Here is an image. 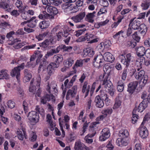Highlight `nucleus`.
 I'll return each instance as SVG.
<instances>
[{
  "instance_id": "nucleus-1",
  "label": "nucleus",
  "mask_w": 150,
  "mask_h": 150,
  "mask_svg": "<svg viewBox=\"0 0 150 150\" xmlns=\"http://www.w3.org/2000/svg\"><path fill=\"white\" fill-rule=\"evenodd\" d=\"M129 26L134 30H138L143 35L146 34L147 30V26L144 24H141L140 22L136 18L130 20Z\"/></svg>"
},
{
  "instance_id": "nucleus-2",
  "label": "nucleus",
  "mask_w": 150,
  "mask_h": 150,
  "mask_svg": "<svg viewBox=\"0 0 150 150\" xmlns=\"http://www.w3.org/2000/svg\"><path fill=\"white\" fill-rule=\"evenodd\" d=\"M41 82V77L39 75L38 76L36 81L32 79L30 83L29 91L35 93L36 91L35 96L40 97L41 93V89L40 88Z\"/></svg>"
},
{
  "instance_id": "nucleus-3",
  "label": "nucleus",
  "mask_w": 150,
  "mask_h": 150,
  "mask_svg": "<svg viewBox=\"0 0 150 150\" xmlns=\"http://www.w3.org/2000/svg\"><path fill=\"white\" fill-rule=\"evenodd\" d=\"M103 77V79L102 85L104 86L105 88L108 91L110 95L113 96L115 90L113 88L111 82L108 80V75L106 74H104Z\"/></svg>"
},
{
  "instance_id": "nucleus-4",
  "label": "nucleus",
  "mask_w": 150,
  "mask_h": 150,
  "mask_svg": "<svg viewBox=\"0 0 150 150\" xmlns=\"http://www.w3.org/2000/svg\"><path fill=\"white\" fill-rule=\"evenodd\" d=\"M119 58L122 63L127 67L129 66L130 63L134 60V57L130 53L127 54L126 57L125 54H121L119 56Z\"/></svg>"
},
{
  "instance_id": "nucleus-5",
  "label": "nucleus",
  "mask_w": 150,
  "mask_h": 150,
  "mask_svg": "<svg viewBox=\"0 0 150 150\" xmlns=\"http://www.w3.org/2000/svg\"><path fill=\"white\" fill-rule=\"evenodd\" d=\"M25 65V64L23 63L19 66L15 67L11 72V76L12 77L16 76L18 82L20 79V71L24 69Z\"/></svg>"
},
{
  "instance_id": "nucleus-6",
  "label": "nucleus",
  "mask_w": 150,
  "mask_h": 150,
  "mask_svg": "<svg viewBox=\"0 0 150 150\" xmlns=\"http://www.w3.org/2000/svg\"><path fill=\"white\" fill-rule=\"evenodd\" d=\"M28 117L31 124L34 125L38 122L39 116L38 113L35 111H32L29 113Z\"/></svg>"
},
{
  "instance_id": "nucleus-7",
  "label": "nucleus",
  "mask_w": 150,
  "mask_h": 150,
  "mask_svg": "<svg viewBox=\"0 0 150 150\" xmlns=\"http://www.w3.org/2000/svg\"><path fill=\"white\" fill-rule=\"evenodd\" d=\"M103 57L101 54L95 56L94 59L93 65L97 68H99L103 66L104 64Z\"/></svg>"
},
{
  "instance_id": "nucleus-8",
  "label": "nucleus",
  "mask_w": 150,
  "mask_h": 150,
  "mask_svg": "<svg viewBox=\"0 0 150 150\" xmlns=\"http://www.w3.org/2000/svg\"><path fill=\"white\" fill-rule=\"evenodd\" d=\"M110 136V133L109 129L108 128H105L103 129L99 137V140L104 141L108 139Z\"/></svg>"
},
{
  "instance_id": "nucleus-9",
  "label": "nucleus",
  "mask_w": 150,
  "mask_h": 150,
  "mask_svg": "<svg viewBox=\"0 0 150 150\" xmlns=\"http://www.w3.org/2000/svg\"><path fill=\"white\" fill-rule=\"evenodd\" d=\"M140 137L143 139L146 138L148 135L149 133L147 128L144 125H141L139 128Z\"/></svg>"
},
{
  "instance_id": "nucleus-10",
  "label": "nucleus",
  "mask_w": 150,
  "mask_h": 150,
  "mask_svg": "<svg viewBox=\"0 0 150 150\" xmlns=\"http://www.w3.org/2000/svg\"><path fill=\"white\" fill-rule=\"evenodd\" d=\"M85 59H78L76 61L75 64L73 65L72 68L73 70L70 72V75L75 74L76 71V69L78 67H81L83 65V61Z\"/></svg>"
},
{
  "instance_id": "nucleus-11",
  "label": "nucleus",
  "mask_w": 150,
  "mask_h": 150,
  "mask_svg": "<svg viewBox=\"0 0 150 150\" xmlns=\"http://www.w3.org/2000/svg\"><path fill=\"white\" fill-rule=\"evenodd\" d=\"M77 86H75L68 91L66 96L67 100H69L70 97L73 98L75 96L77 92Z\"/></svg>"
},
{
  "instance_id": "nucleus-12",
  "label": "nucleus",
  "mask_w": 150,
  "mask_h": 150,
  "mask_svg": "<svg viewBox=\"0 0 150 150\" xmlns=\"http://www.w3.org/2000/svg\"><path fill=\"white\" fill-rule=\"evenodd\" d=\"M19 41H20L18 39H15L12 41L11 43H8V44L11 45H14L13 47L16 49L20 48L26 44V42H23L19 43H17Z\"/></svg>"
},
{
  "instance_id": "nucleus-13",
  "label": "nucleus",
  "mask_w": 150,
  "mask_h": 150,
  "mask_svg": "<svg viewBox=\"0 0 150 150\" xmlns=\"http://www.w3.org/2000/svg\"><path fill=\"white\" fill-rule=\"evenodd\" d=\"M51 100L52 102H54L55 100V97L52 94H47L41 98V102L43 104H45L47 101H49Z\"/></svg>"
},
{
  "instance_id": "nucleus-14",
  "label": "nucleus",
  "mask_w": 150,
  "mask_h": 150,
  "mask_svg": "<svg viewBox=\"0 0 150 150\" xmlns=\"http://www.w3.org/2000/svg\"><path fill=\"white\" fill-rule=\"evenodd\" d=\"M95 51L93 48L91 47H88L83 50V56L85 57L88 55L91 57H93Z\"/></svg>"
},
{
  "instance_id": "nucleus-15",
  "label": "nucleus",
  "mask_w": 150,
  "mask_h": 150,
  "mask_svg": "<svg viewBox=\"0 0 150 150\" xmlns=\"http://www.w3.org/2000/svg\"><path fill=\"white\" fill-rule=\"evenodd\" d=\"M138 83V81H134L130 82L128 85L127 91L132 93L136 88Z\"/></svg>"
},
{
  "instance_id": "nucleus-16",
  "label": "nucleus",
  "mask_w": 150,
  "mask_h": 150,
  "mask_svg": "<svg viewBox=\"0 0 150 150\" xmlns=\"http://www.w3.org/2000/svg\"><path fill=\"white\" fill-rule=\"evenodd\" d=\"M116 143L117 145L119 146H126L128 143V139H126L125 138H118L116 140Z\"/></svg>"
},
{
  "instance_id": "nucleus-17",
  "label": "nucleus",
  "mask_w": 150,
  "mask_h": 150,
  "mask_svg": "<svg viewBox=\"0 0 150 150\" xmlns=\"http://www.w3.org/2000/svg\"><path fill=\"white\" fill-rule=\"evenodd\" d=\"M85 16L84 12L79 13L76 16H74L72 18V20L75 23H77L80 22Z\"/></svg>"
},
{
  "instance_id": "nucleus-18",
  "label": "nucleus",
  "mask_w": 150,
  "mask_h": 150,
  "mask_svg": "<svg viewBox=\"0 0 150 150\" xmlns=\"http://www.w3.org/2000/svg\"><path fill=\"white\" fill-rule=\"evenodd\" d=\"M85 37L86 40L89 41L88 42V43L91 44L93 43H96L98 42L99 39L98 38H96L91 40H90L91 39H92L94 38V35L93 34H89L86 33L85 35Z\"/></svg>"
},
{
  "instance_id": "nucleus-19",
  "label": "nucleus",
  "mask_w": 150,
  "mask_h": 150,
  "mask_svg": "<svg viewBox=\"0 0 150 150\" xmlns=\"http://www.w3.org/2000/svg\"><path fill=\"white\" fill-rule=\"evenodd\" d=\"M24 77L23 81L24 83H26L29 81L32 78V74L27 69H25L24 71Z\"/></svg>"
},
{
  "instance_id": "nucleus-20",
  "label": "nucleus",
  "mask_w": 150,
  "mask_h": 150,
  "mask_svg": "<svg viewBox=\"0 0 150 150\" xmlns=\"http://www.w3.org/2000/svg\"><path fill=\"white\" fill-rule=\"evenodd\" d=\"M103 56L104 60L106 61L112 62L115 59V58L113 55L108 52H105Z\"/></svg>"
},
{
  "instance_id": "nucleus-21",
  "label": "nucleus",
  "mask_w": 150,
  "mask_h": 150,
  "mask_svg": "<svg viewBox=\"0 0 150 150\" xmlns=\"http://www.w3.org/2000/svg\"><path fill=\"white\" fill-rule=\"evenodd\" d=\"M35 55H32L30 59V61L27 62L26 67L34 68L37 64V62L35 61Z\"/></svg>"
},
{
  "instance_id": "nucleus-22",
  "label": "nucleus",
  "mask_w": 150,
  "mask_h": 150,
  "mask_svg": "<svg viewBox=\"0 0 150 150\" xmlns=\"http://www.w3.org/2000/svg\"><path fill=\"white\" fill-rule=\"evenodd\" d=\"M58 65H57L54 63H50L48 66L47 68V72L48 74L51 75L54 71V68L58 67Z\"/></svg>"
},
{
  "instance_id": "nucleus-23",
  "label": "nucleus",
  "mask_w": 150,
  "mask_h": 150,
  "mask_svg": "<svg viewBox=\"0 0 150 150\" xmlns=\"http://www.w3.org/2000/svg\"><path fill=\"white\" fill-rule=\"evenodd\" d=\"M100 98L99 95H98L95 98V102L96 106L98 108H102L104 105L103 100Z\"/></svg>"
},
{
  "instance_id": "nucleus-24",
  "label": "nucleus",
  "mask_w": 150,
  "mask_h": 150,
  "mask_svg": "<svg viewBox=\"0 0 150 150\" xmlns=\"http://www.w3.org/2000/svg\"><path fill=\"white\" fill-rule=\"evenodd\" d=\"M148 104V103L146 100V101L143 100L139 105L137 110L139 112H142L147 107Z\"/></svg>"
},
{
  "instance_id": "nucleus-25",
  "label": "nucleus",
  "mask_w": 150,
  "mask_h": 150,
  "mask_svg": "<svg viewBox=\"0 0 150 150\" xmlns=\"http://www.w3.org/2000/svg\"><path fill=\"white\" fill-rule=\"evenodd\" d=\"M140 68H138L137 69V71H136L135 70H133V71L134 72L136 71V73L134 74V76L135 78L137 80L141 79L144 76L145 72L143 70H141L140 71Z\"/></svg>"
},
{
  "instance_id": "nucleus-26",
  "label": "nucleus",
  "mask_w": 150,
  "mask_h": 150,
  "mask_svg": "<svg viewBox=\"0 0 150 150\" xmlns=\"http://www.w3.org/2000/svg\"><path fill=\"white\" fill-rule=\"evenodd\" d=\"M136 51L137 55L138 57L143 56L145 53V48L142 46L137 47Z\"/></svg>"
},
{
  "instance_id": "nucleus-27",
  "label": "nucleus",
  "mask_w": 150,
  "mask_h": 150,
  "mask_svg": "<svg viewBox=\"0 0 150 150\" xmlns=\"http://www.w3.org/2000/svg\"><path fill=\"white\" fill-rule=\"evenodd\" d=\"M87 82L85 81L84 82L82 86V91L83 93H85V98H86L88 96L90 88V86L88 85L87 86Z\"/></svg>"
},
{
  "instance_id": "nucleus-28",
  "label": "nucleus",
  "mask_w": 150,
  "mask_h": 150,
  "mask_svg": "<svg viewBox=\"0 0 150 150\" xmlns=\"http://www.w3.org/2000/svg\"><path fill=\"white\" fill-rule=\"evenodd\" d=\"M22 131L20 130V129H18L17 130L16 132L18 138L21 140H23L24 137L25 139L27 138L25 129L23 128L22 129Z\"/></svg>"
},
{
  "instance_id": "nucleus-29",
  "label": "nucleus",
  "mask_w": 150,
  "mask_h": 150,
  "mask_svg": "<svg viewBox=\"0 0 150 150\" xmlns=\"http://www.w3.org/2000/svg\"><path fill=\"white\" fill-rule=\"evenodd\" d=\"M10 76L8 74V71L5 69L2 70L0 71V79L6 80L9 79Z\"/></svg>"
},
{
  "instance_id": "nucleus-30",
  "label": "nucleus",
  "mask_w": 150,
  "mask_h": 150,
  "mask_svg": "<svg viewBox=\"0 0 150 150\" xmlns=\"http://www.w3.org/2000/svg\"><path fill=\"white\" fill-rule=\"evenodd\" d=\"M47 121L49 125V127L51 130H53L55 126V124L52 121V117L51 115L50 114H48L47 116Z\"/></svg>"
},
{
  "instance_id": "nucleus-31",
  "label": "nucleus",
  "mask_w": 150,
  "mask_h": 150,
  "mask_svg": "<svg viewBox=\"0 0 150 150\" xmlns=\"http://www.w3.org/2000/svg\"><path fill=\"white\" fill-rule=\"evenodd\" d=\"M47 11L48 13L52 16V15H54L57 14L58 12L57 9L56 8L52 6L48 7Z\"/></svg>"
},
{
  "instance_id": "nucleus-32",
  "label": "nucleus",
  "mask_w": 150,
  "mask_h": 150,
  "mask_svg": "<svg viewBox=\"0 0 150 150\" xmlns=\"http://www.w3.org/2000/svg\"><path fill=\"white\" fill-rule=\"evenodd\" d=\"M138 57L137 59L136 64L137 65V66L139 68H141L144 65L145 58L143 56Z\"/></svg>"
},
{
  "instance_id": "nucleus-33",
  "label": "nucleus",
  "mask_w": 150,
  "mask_h": 150,
  "mask_svg": "<svg viewBox=\"0 0 150 150\" xmlns=\"http://www.w3.org/2000/svg\"><path fill=\"white\" fill-rule=\"evenodd\" d=\"M39 18L40 19H48L53 18L52 16L47 13L45 11H43L38 16Z\"/></svg>"
},
{
  "instance_id": "nucleus-34",
  "label": "nucleus",
  "mask_w": 150,
  "mask_h": 150,
  "mask_svg": "<svg viewBox=\"0 0 150 150\" xmlns=\"http://www.w3.org/2000/svg\"><path fill=\"white\" fill-rule=\"evenodd\" d=\"M96 132L94 131L92 133H90L88 134L84 138V139L86 143L91 144L93 142V140L92 139H89L88 138H92L94 137L96 134Z\"/></svg>"
},
{
  "instance_id": "nucleus-35",
  "label": "nucleus",
  "mask_w": 150,
  "mask_h": 150,
  "mask_svg": "<svg viewBox=\"0 0 150 150\" xmlns=\"http://www.w3.org/2000/svg\"><path fill=\"white\" fill-rule=\"evenodd\" d=\"M96 11H93L92 13H88L86 15V20L88 22L93 23L94 21V18L95 17V14L96 13Z\"/></svg>"
},
{
  "instance_id": "nucleus-36",
  "label": "nucleus",
  "mask_w": 150,
  "mask_h": 150,
  "mask_svg": "<svg viewBox=\"0 0 150 150\" xmlns=\"http://www.w3.org/2000/svg\"><path fill=\"white\" fill-rule=\"evenodd\" d=\"M119 135L121 138L124 139L125 138L126 139H128L129 133L127 130L122 129L120 131Z\"/></svg>"
},
{
  "instance_id": "nucleus-37",
  "label": "nucleus",
  "mask_w": 150,
  "mask_h": 150,
  "mask_svg": "<svg viewBox=\"0 0 150 150\" xmlns=\"http://www.w3.org/2000/svg\"><path fill=\"white\" fill-rule=\"evenodd\" d=\"M84 145L80 141H76L75 144L74 149L75 150H82L84 147Z\"/></svg>"
},
{
  "instance_id": "nucleus-38",
  "label": "nucleus",
  "mask_w": 150,
  "mask_h": 150,
  "mask_svg": "<svg viewBox=\"0 0 150 150\" xmlns=\"http://www.w3.org/2000/svg\"><path fill=\"white\" fill-rule=\"evenodd\" d=\"M9 3V0H0V8L4 9H7Z\"/></svg>"
},
{
  "instance_id": "nucleus-39",
  "label": "nucleus",
  "mask_w": 150,
  "mask_h": 150,
  "mask_svg": "<svg viewBox=\"0 0 150 150\" xmlns=\"http://www.w3.org/2000/svg\"><path fill=\"white\" fill-rule=\"evenodd\" d=\"M105 117L103 114L98 116L96 119V120L97 121L95 122L91 123V126L93 128H94L96 125L99 124V122L98 121L103 120Z\"/></svg>"
},
{
  "instance_id": "nucleus-40",
  "label": "nucleus",
  "mask_w": 150,
  "mask_h": 150,
  "mask_svg": "<svg viewBox=\"0 0 150 150\" xmlns=\"http://www.w3.org/2000/svg\"><path fill=\"white\" fill-rule=\"evenodd\" d=\"M54 61L58 64L61 62L63 60L62 56L60 54L55 55L53 57Z\"/></svg>"
},
{
  "instance_id": "nucleus-41",
  "label": "nucleus",
  "mask_w": 150,
  "mask_h": 150,
  "mask_svg": "<svg viewBox=\"0 0 150 150\" xmlns=\"http://www.w3.org/2000/svg\"><path fill=\"white\" fill-rule=\"evenodd\" d=\"M112 112V110L111 108H108L103 110L102 113L106 117L108 115H110Z\"/></svg>"
},
{
  "instance_id": "nucleus-42",
  "label": "nucleus",
  "mask_w": 150,
  "mask_h": 150,
  "mask_svg": "<svg viewBox=\"0 0 150 150\" xmlns=\"http://www.w3.org/2000/svg\"><path fill=\"white\" fill-rule=\"evenodd\" d=\"M49 22L48 21H43L39 24V26L41 29L47 28L49 25Z\"/></svg>"
},
{
  "instance_id": "nucleus-43",
  "label": "nucleus",
  "mask_w": 150,
  "mask_h": 150,
  "mask_svg": "<svg viewBox=\"0 0 150 150\" xmlns=\"http://www.w3.org/2000/svg\"><path fill=\"white\" fill-rule=\"evenodd\" d=\"M148 76L146 75L144 76L139 81V84L141 86H144L146 83L148 79Z\"/></svg>"
},
{
  "instance_id": "nucleus-44",
  "label": "nucleus",
  "mask_w": 150,
  "mask_h": 150,
  "mask_svg": "<svg viewBox=\"0 0 150 150\" xmlns=\"http://www.w3.org/2000/svg\"><path fill=\"white\" fill-rule=\"evenodd\" d=\"M108 20H106L103 21L98 22L95 24L94 27L95 28H98L101 26L105 25L108 23Z\"/></svg>"
},
{
  "instance_id": "nucleus-45",
  "label": "nucleus",
  "mask_w": 150,
  "mask_h": 150,
  "mask_svg": "<svg viewBox=\"0 0 150 150\" xmlns=\"http://www.w3.org/2000/svg\"><path fill=\"white\" fill-rule=\"evenodd\" d=\"M64 37H67V38L64 40V41L66 44H68L71 38V35L69 34L67 30L64 31Z\"/></svg>"
},
{
  "instance_id": "nucleus-46",
  "label": "nucleus",
  "mask_w": 150,
  "mask_h": 150,
  "mask_svg": "<svg viewBox=\"0 0 150 150\" xmlns=\"http://www.w3.org/2000/svg\"><path fill=\"white\" fill-rule=\"evenodd\" d=\"M74 60L71 58H68L65 61L64 64L67 67L69 68L71 67L73 64Z\"/></svg>"
},
{
  "instance_id": "nucleus-47",
  "label": "nucleus",
  "mask_w": 150,
  "mask_h": 150,
  "mask_svg": "<svg viewBox=\"0 0 150 150\" xmlns=\"http://www.w3.org/2000/svg\"><path fill=\"white\" fill-rule=\"evenodd\" d=\"M121 101L118 98H116L115 104L112 107L113 109H116L120 107L121 105Z\"/></svg>"
},
{
  "instance_id": "nucleus-48",
  "label": "nucleus",
  "mask_w": 150,
  "mask_h": 150,
  "mask_svg": "<svg viewBox=\"0 0 150 150\" xmlns=\"http://www.w3.org/2000/svg\"><path fill=\"white\" fill-rule=\"evenodd\" d=\"M150 6V2L149 1H143L141 4L142 9L144 10L147 9Z\"/></svg>"
},
{
  "instance_id": "nucleus-49",
  "label": "nucleus",
  "mask_w": 150,
  "mask_h": 150,
  "mask_svg": "<svg viewBox=\"0 0 150 150\" xmlns=\"http://www.w3.org/2000/svg\"><path fill=\"white\" fill-rule=\"evenodd\" d=\"M84 111L82 110L81 111L80 113L79 116L78 117V120H81L82 122H84L85 121L86 118V117L84 116L83 117L84 113Z\"/></svg>"
},
{
  "instance_id": "nucleus-50",
  "label": "nucleus",
  "mask_w": 150,
  "mask_h": 150,
  "mask_svg": "<svg viewBox=\"0 0 150 150\" xmlns=\"http://www.w3.org/2000/svg\"><path fill=\"white\" fill-rule=\"evenodd\" d=\"M16 6L19 9V11H21L23 8V4L21 1L17 0L15 3Z\"/></svg>"
},
{
  "instance_id": "nucleus-51",
  "label": "nucleus",
  "mask_w": 150,
  "mask_h": 150,
  "mask_svg": "<svg viewBox=\"0 0 150 150\" xmlns=\"http://www.w3.org/2000/svg\"><path fill=\"white\" fill-rule=\"evenodd\" d=\"M35 110L38 112L42 116H44V111L42 107H40L39 105H36L35 108Z\"/></svg>"
},
{
  "instance_id": "nucleus-52",
  "label": "nucleus",
  "mask_w": 150,
  "mask_h": 150,
  "mask_svg": "<svg viewBox=\"0 0 150 150\" xmlns=\"http://www.w3.org/2000/svg\"><path fill=\"white\" fill-rule=\"evenodd\" d=\"M36 23L37 21L35 20H32L28 23L27 25L30 28H33L35 27Z\"/></svg>"
},
{
  "instance_id": "nucleus-53",
  "label": "nucleus",
  "mask_w": 150,
  "mask_h": 150,
  "mask_svg": "<svg viewBox=\"0 0 150 150\" xmlns=\"http://www.w3.org/2000/svg\"><path fill=\"white\" fill-rule=\"evenodd\" d=\"M37 139V136L36 133L33 132H31L30 133V140L33 142L36 141Z\"/></svg>"
},
{
  "instance_id": "nucleus-54",
  "label": "nucleus",
  "mask_w": 150,
  "mask_h": 150,
  "mask_svg": "<svg viewBox=\"0 0 150 150\" xmlns=\"http://www.w3.org/2000/svg\"><path fill=\"white\" fill-rule=\"evenodd\" d=\"M47 34V33L45 32L42 34H40L39 35H36V38L38 41H40L43 40L44 38Z\"/></svg>"
},
{
  "instance_id": "nucleus-55",
  "label": "nucleus",
  "mask_w": 150,
  "mask_h": 150,
  "mask_svg": "<svg viewBox=\"0 0 150 150\" xmlns=\"http://www.w3.org/2000/svg\"><path fill=\"white\" fill-rule=\"evenodd\" d=\"M19 11L21 13V16L23 19L26 20L28 18L29 16L26 11H22V10L21 11Z\"/></svg>"
},
{
  "instance_id": "nucleus-56",
  "label": "nucleus",
  "mask_w": 150,
  "mask_h": 150,
  "mask_svg": "<svg viewBox=\"0 0 150 150\" xmlns=\"http://www.w3.org/2000/svg\"><path fill=\"white\" fill-rule=\"evenodd\" d=\"M66 8H67L68 10L71 11V13H74L77 12L79 10L78 7L76 6H74L72 7H66Z\"/></svg>"
},
{
  "instance_id": "nucleus-57",
  "label": "nucleus",
  "mask_w": 150,
  "mask_h": 150,
  "mask_svg": "<svg viewBox=\"0 0 150 150\" xmlns=\"http://www.w3.org/2000/svg\"><path fill=\"white\" fill-rule=\"evenodd\" d=\"M112 140H111L109 141L108 144L106 145V147L107 150H113L114 149V146L112 144Z\"/></svg>"
},
{
  "instance_id": "nucleus-58",
  "label": "nucleus",
  "mask_w": 150,
  "mask_h": 150,
  "mask_svg": "<svg viewBox=\"0 0 150 150\" xmlns=\"http://www.w3.org/2000/svg\"><path fill=\"white\" fill-rule=\"evenodd\" d=\"M7 104L8 107L10 108H13L15 106V102L12 100H8L7 102Z\"/></svg>"
},
{
  "instance_id": "nucleus-59",
  "label": "nucleus",
  "mask_w": 150,
  "mask_h": 150,
  "mask_svg": "<svg viewBox=\"0 0 150 150\" xmlns=\"http://www.w3.org/2000/svg\"><path fill=\"white\" fill-rule=\"evenodd\" d=\"M23 106L24 108L25 113L27 112L28 111L29 105L26 101H23Z\"/></svg>"
},
{
  "instance_id": "nucleus-60",
  "label": "nucleus",
  "mask_w": 150,
  "mask_h": 150,
  "mask_svg": "<svg viewBox=\"0 0 150 150\" xmlns=\"http://www.w3.org/2000/svg\"><path fill=\"white\" fill-rule=\"evenodd\" d=\"M15 58L16 59V60H13L12 62H11L12 64H14L15 63H17L18 62L19 60H21L22 61H23L25 60L26 58L25 57L23 56H21L19 59H17V58L15 57Z\"/></svg>"
},
{
  "instance_id": "nucleus-61",
  "label": "nucleus",
  "mask_w": 150,
  "mask_h": 150,
  "mask_svg": "<svg viewBox=\"0 0 150 150\" xmlns=\"http://www.w3.org/2000/svg\"><path fill=\"white\" fill-rule=\"evenodd\" d=\"M86 30V28H83L82 29L76 31L75 33V35L77 36L78 37L81 35Z\"/></svg>"
},
{
  "instance_id": "nucleus-62",
  "label": "nucleus",
  "mask_w": 150,
  "mask_h": 150,
  "mask_svg": "<svg viewBox=\"0 0 150 150\" xmlns=\"http://www.w3.org/2000/svg\"><path fill=\"white\" fill-rule=\"evenodd\" d=\"M100 96L103 99L107 96L106 92L103 90H101L100 91Z\"/></svg>"
},
{
  "instance_id": "nucleus-63",
  "label": "nucleus",
  "mask_w": 150,
  "mask_h": 150,
  "mask_svg": "<svg viewBox=\"0 0 150 150\" xmlns=\"http://www.w3.org/2000/svg\"><path fill=\"white\" fill-rule=\"evenodd\" d=\"M107 12L106 9L105 7H103L100 9V11L98 12L97 16H100L101 15Z\"/></svg>"
},
{
  "instance_id": "nucleus-64",
  "label": "nucleus",
  "mask_w": 150,
  "mask_h": 150,
  "mask_svg": "<svg viewBox=\"0 0 150 150\" xmlns=\"http://www.w3.org/2000/svg\"><path fill=\"white\" fill-rule=\"evenodd\" d=\"M133 38L137 42H139L140 39V37L138 36L137 34V32H135L132 35Z\"/></svg>"
}]
</instances>
